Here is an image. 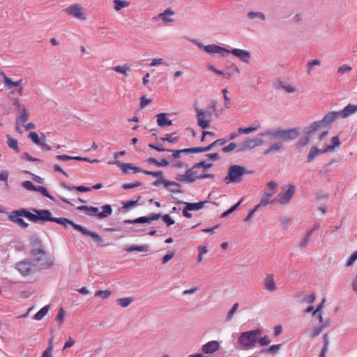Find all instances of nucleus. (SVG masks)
I'll use <instances>...</instances> for the list:
<instances>
[{
  "mask_svg": "<svg viewBox=\"0 0 357 357\" xmlns=\"http://www.w3.org/2000/svg\"><path fill=\"white\" fill-rule=\"evenodd\" d=\"M31 211L33 212L26 208L12 211L8 215V220L22 229H26L29 226L22 218H27L35 223L41 222L42 209L32 208Z\"/></svg>",
  "mask_w": 357,
  "mask_h": 357,
  "instance_id": "nucleus-1",
  "label": "nucleus"
},
{
  "mask_svg": "<svg viewBox=\"0 0 357 357\" xmlns=\"http://www.w3.org/2000/svg\"><path fill=\"white\" fill-rule=\"evenodd\" d=\"M300 127L289 129L281 128L267 129L261 133L263 137H268L270 139H280L283 142L292 141L296 139L300 134Z\"/></svg>",
  "mask_w": 357,
  "mask_h": 357,
  "instance_id": "nucleus-2",
  "label": "nucleus"
},
{
  "mask_svg": "<svg viewBox=\"0 0 357 357\" xmlns=\"http://www.w3.org/2000/svg\"><path fill=\"white\" fill-rule=\"evenodd\" d=\"M326 128L322 119L310 123L308 126L303 128L304 136L301 137L296 143V148L301 151V149L306 146L311 140V137L314 132L321 128Z\"/></svg>",
  "mask_w": 357,
  "mask_h": 357,
  "instance_id": "nucleus-3",
  "label": "nucleus"
},
{
  "mask_svg": "<svg viewBox=\"0 0 357 357\" xmlns=\"http://www.w3.org/2000/svg\"><path fill=\"white\" fill-rule=\"evenodd\" d=\"M79 211H86V214L90 217L96 218L98 219H104L112 215L113 209L110 204H105L101 206L102 211H99V208L95 206H89L81 205L77 207Z\"/></svg>",
  "mask_w": 357,
  "mask_h": 357,
  "instance_id": "nucleus-4",
  "label": "nucleus"
},
{
  "mask_svg": "<svg viewBox=\"0 0 357 357\" xmlns=\"http://www.w3.org/2000/svg\"><path fill=\"white\" fill-rule=\"evenodd\" d=\"M52 212L47 209H42L41 222H53L62 225L64 228H68L70 225L75 230L80 231L82 225L75 223L73 220L63 217L54 218Z\"/></svg>",
  "mask_w": 357,
  "mask_h": 357,
  "instance_id": "nucleus-5",
  "label": "nucleus"
},
{
  "mask_svg": "<svg viewBox=\"0 0 357 357\" xmlns=\"http://www.w3.org/2000/svg\"><path fill=\"white\" fill-rule=\"evenodd\" d=\"M29 254L33 259V263L39 264L41 269H47L54 264L52 259L46 257L47 253L43 249V246L32 248Z\"/></svg>",
  "mask_w": 357,
  "mask_h": 357,
  "instance_id": "nucleus-6",
  "label": "nucleus"
},
{
  "mask_svg": "<svg viewBox=\"0 0 357 357\" xmlns=\"http://www.w3.org/2000/svg\"><path fill=\"white\" fill-rule=\"evenodd\" d=\"M357 112V105L351 104L347 105L344 109L340 112H331L326 114L322 119L323 122L326 127L331 124L338 117L346 119L350 115Z\"/></svg>",
  "mask_w": 357,
  "mask_h": 357,
  "instance_id": "nucleus-7",
  "label": "nucleus"
},
{
  "mask_svg": "<svg viewBox=\"0 0 357 357\" xmlns=\"http://www.w3.org/2000/svg\"><path fill=\"white\" fill-rule=\"evenodd\" d=\"M252 173H254V171L252 170H247L243 166L233 165L229 167L228 173L226 177L225 178V181H227V183H240L241 181H242V177L244 174Z\"/></svg>",
  "mask_w": 357,
  "mask_h": 357,
  "instance_id": "nucleus-8",
  "label": "nucleus"
},
{
  "mask_svg": "<svg viewBox=\"0 0 357 357\" xmlns=\"http://www.w3.org/2000/svg\"><path fill=\"white\" fill-rule=\"evenodd\" d=\"M262 333L261 329L252 330L242 333L238 338L239 344L242 347L252 348L257 341V335Z\"/></svg>",
  "mask_w": 357,
  "mask_h": 357,
  "instance_id": "nucleus-9",
  "label": "nucleus"
},
{
  "mask_svg": "<svg viewBox=\"0 0 357 357\" xmlns=\"http://www.w3.org/2000/svg\"><path fill=\"white\" fill-rule=\"evenodd\" d=\"M142 172L146 175L152 176L157 178V180L153 182L152 185L153 186H158L160 184H163L165 188H169L170 186H176L181 187V184L176 181H172L167 180L163 178V172L162 171H149L142 169Z\"/></svg>",
  "mask_w": 357,
  "mask_h": 357,
  "instance_id": "nucleus-10",
  "label": "nucleus"
},
{
  "mask_svg": "<svg viewBox=\"0 0 357 357\" xmlns=\"http://www.w3.org/2000/svg\"><path fill=\"white\" fill-rule=\"evenodd\" d=\"M295 190L296 189L294 185H290L284 192H281L278 193L276 197L271 201V203L274 204L277 202L281 204L289 203L292 199L295 193Z\"/></svg>",
  "mask_w": 357,
  "mask_h": 357,
  "instance_id": "nucleus-11",
  "label": "nucleus"
},
{
  "mask_svg": "<svg viewBox=\"0 0 357 357\" xmlns=\"http://www.w3.org/2000/svg\"><path fill=\"white\" fill-rule=\"evenodd\" d=\"M162 217L161 213H149L147 216H141L134 220L126 219L123 220L124 224H145L157 220Z\"/></svg>",
  "mask_w": 357,
  "mask_h": 357,
  "instance_id": "nucleus-12",
  "label": "nucleus"
},
{
  "mask_svg": "<svg viewBox=\"0 0 357 357\" xmlns=\"http://www.w3.org/2000/svg\"><path fill=\"white\" fill-rule=\"evenodd\" d=\"M195 112L197 114V120L198 126L203 129L207 128L210 125L211 121L210 119H205V116H211V112L204 111L198 107L195 108Z\"/></svg>",
  "mask_w": 357,
  "mask_h": 357,
  "instance_id": "nucleus-13",
  "label": "nucleus"
},
{
  "mask_svg": "<svg viewBox=\"0 0 357 357\" xmlns=\"http://www.w3.org/2000/svg\"><path fill=\"white\" fill-rule=\"evenodd\" d=\"M226 53H231V54L238 58L242 62L245 63H250L251 55L250 52L247 50L234 48L231 50H228V52H226Z\"/></svg>",
  "mask_w": 357,
  "mask_h": 357,
  "instance_id": "nucleus-14",
  "label": "nucleus"
},
{
  "mask_svg": "<svg viewBox=\"0 0 357 357\" xmlns=\"http://www.w3.org/2000/svg\"><path fill=\"white\" fill-rule=\"evenodd\" d=\"M80 229H81V230H80L79 232L83 236H90L93 240V241L97 243L100 246H107V245H109L108 243H105L104 239L102 238L101 236L98 234L96 232L88 230L87 229H86L83 226Z\"/></svg>",
  "mask_w": 357,
  "mask_h": 357,
  "instance_id": "nucleus-15",
  "label": "nucleus"
},
{
  "mask_svg": "<svg viewBox=\"0 0 357 357\" xmlns=\"http://www.w3.org/2000/svg\"><path fill=\"white\" fill-rule=\"evenodd\" d=\"M15 268L22 275L24 276L33 273L31 263L29 259H25L17 263Z\"/></svg>",
  "mask_w": 357,
  "mask_h": 357,
  "instance_id": "nucleus-16",
  "label": "nucleus"
},
{
  "mask_svg": "<svg viewBox=\"0 0 357 357\" xmlns=\"http://www.w3.org/2000/svg\"><path fill=\"white\" fill-rule=\"evenodd\" d=\"M82 8L78 4H74L69 7L63 9V11L67 13L68 15L75 17L78 19L85 20L86 15L82 12Z\"/></svg>",
  "mask_w": 357,
  "mask_h": 357,
  "instance_id": "nucleus-17",
  "label": "nucleus"
},
{
  "mask_svg": "<svg viewBox=\"0 0 357 357\" xmlns=\"http://www.w3.org/2000/svg\"><path fill=\"white\" fill-rule=\"evenodd\" d=\"M204 51L208 54H218L222 56H225L226 52H228V50L225 47L217 45L215 44L208 45L204 47Z\"/></svg>",
  "mask_w": 357,
  "mask_h": 357,
  "instance_id": "nucleus-18",
  "label": "nucleus"
},
{
  "mask_svg": "<svg viewBox=\"0 0 357 357\" xmlns=\"http://www.w3.org/2000/svg\"><path fill=\"white\" fill-rule=\"evenodd\" d=\"M220 344L218 341H209L202 346V351L205 354H213L219 349Z\"/></svg>",
  "mask_w": 357,
  "mask_h": 357,
  "instance_id": "nucleus-19",
  "label": "nucleus"
},
{
  "mask_svg": "<svg viewBox=\"0 0 357 357\" xmlns=\"http://www.w3.org/2000/svg\"><path fill=\"white\" fill-rule=\"evenodd\" d=\"M149 147L155 149L159 152H172V157L175 159L178 158L180 157V155L181 153V149L180 150H169L165 148H163L160 146L156 145L155 144H149Z\"/></svg>",
  "mask_w": 357,
  "mask_h": 357,
  "instance_id": "nucleus-20",
  "label": "nucleus"
},
{
  "mask_svg": "<svg viewBox=\"0 0 357 357\" xmlns=\"http://www.w3.org/2000/svg\"><path fill=\"white\" fill-rule=\"evenodd\" d=\"M167 113H160L156 115L157 123L160 127H165L172 125V121L167 118Z\"/></svg>",
  "mask_w": 357,
  "mask_h": 357,
  "instance_id": "nucleus-21",
  "label": "nucleus"
},
{
  "mask_svg": "<svg viewBox=\"0 0 357 357\" xmlns=\"http://www.w3.org/2000/svg\"><path fill=\"white\" fill-rule=\"evenodd\" d=\"M0 75L3 78V83L5 84V85L6 86H8V89H11L12 87H15V86H20L23 81L22 79H20L16 82H14L10 78L6 77L3 72H1Z\"/></svg>",
  "mask_w": 357,
  "mask_h": 357,
  "instance_id": "nucleus-22",
  "label": "nucleus"
},
{
  "mask_svg": "<svg viewBox=\"0 0 357 357\" xmlns=\"http://www.w3.org/2000/svg\"><path fill=\"white\" fill-rule=\"evenodd\" d=\"M208 201L204 200L199 202L196 203H189V202H183L186 205V209H189L190 211H199L203 208L205 204L208 203ZM181 202H178V204H181Z\"/></svg>",
  "mask_w": 357,
  "mask_h": 357,
  "instance_id": "nucleus-23",
  "label": "nucleus"
},
{
  "mask_svg": "<svg viewBox=\"0 0 357 357\" xmlns=\"http://www.w3.org/2000/svg\"><path fill=\"white\" fill-rule=\"evenodd\" d=\"M60 185L63 188H64V189H66L67 190H69V191H71V190H77V191L81 192H89V191L91 190V188H89V187H86V186H84V185L70 186V185H68L67 184H66L63 182H61L60 183Z\"/></svg>",
  "mask_w": 357,
  "mask_h": 357,
  "instance_id": "nucleus-24",
  "label": "nucleus"
},
{
  "mask_svg": "<svg viewBox=\"0 0 357 357\" xmlns=\"http://www.w3.org/2000/svg\"><path fill=\"white\" fill-rule=\"evenodd\" d=\"M174 11L171 8H167L165 10L164 12L158 14V17L159 19H161L164 22H174V20L172 18H169L168 15H174Z\"/></svg>",
  "mask_w": 357,
  "mask_h": 357,
  "instance_id": "nucleus-25",
  "label": "nucleus"
},
{
  "mask_svg": "<svg viewBox=\"0 0 357 357\" xmlns=\"http://www.w3.org/2000/svg\"><path fill=\"white\" fill-rule=\"evenodd\" d=\"M284 148L283 142L281 141L276 142L272 144L266 150L264 151V155L273 153L275 151H279Z\"/></svg>",
  "mask_w": 357,
  "mask_h": 357,
  "instance_id": "nucleus-26",
  "label": "nucleus"
},
{
  "mask_svg": "<svg viewBox=\"0 0 357 357\" xmlns=\"http://www.w3.org/2000/svg\"><path fill=\"white\" fill-rule=\"evenodd\" d=\"M319 155H321L320 149L315 146H312L307 155L306 162H311Z\"/></svg>",
  "mask_w": 357,
  "mask_h": 357,
  "instance_id": "nucleus-27",
  "label": "nucleus"
},
{
  "mask_svg": "<svg viewBox=\"0 0 357 357\" xmlns=\"http://www.w3.org/2000/svg\"><path fill=\"white\" fill-rule=\"evenodd\" d=\"M29 137L37 145L42 144V141L45 140V135L43 133H42L41 138H40L38 133L33 131L29 133Z\"/></svg>",
  "mask_w": 357,
  "mask_h": 357,
  "instance_id": "nucleus-28",
  "label": "nucleus"
},
{
  "mask_svg": "<svg viewBox=\"0 0 357 357\" xmlns=\"http://www.w3.org/2000/svg\"><path fill=\"white\" fill-rule=\"evenodd\" d=\"M266 289L268 291H273L276 289L273 274L268 275L265 279Z\"/></svg>",
  "mask_w": 357,
  "mask_h": 357,
  "instance_id": "nucleus-29",
  "label": "nucleus"
},
{
  "mask_svg": "<svg viewBox=\"0 0 357 357\" xmlns=\"http://www.w3.org/2000/svg\"><path fill=\"white\" fill-rule=\"evenodd\" d=\"M128 252H147L149 250V246L146 245H131L125 249Z\"/></svg>",
  "mask_w": 357,
  "mask_h": 357,
  "instance_id": "nucleus-30",
  "label": "nucleus"
},
{
  "mask_svg": "<svg viewBox=\"0 0 357 357\" xmlns=\"http://www.w3.org/2000/svg\"><path fill=\"white\" fill-rule=\"evenodd\" d=\"M49 310V305H45L39 311H38L34 317L33 319L36 320H41L48 312Z\"/></svg>",
  "mask_w": 357,
  "mask_h": 357,
  "instance_id": "nucleus-31",
  "label": "nucleus"
},
{
  "mask_svg": "<svg viewBox=\"0 0 357 357\" xmlns=\"http://www.w3.org/2000/svg\"><path fill=\"white\" fill-rule=\"evenodd\" d=\"M175 134H176V132L168 133L165 135V137H160V140H162L163 142L167 141L169 143L175 144V143L178 142L179 140L178 136L173 137V135Z\"/></svg>",
  "mask_w": 357,
  "mask_h": 357,
  "instance_id": "nucleus-32",
  "label": "nucleus"
},
{
  "mask_svg": "<svg viewBox=\"0 0 357 357\" xmlns=\"http://www.w3.org/2000/svg\"><path fill=\"white\" fill-rule=\"evenodd\" d=\"M322 337H323L324 345L322 347L321 353L319 354V357H324L325 354L328 351V344H329V340H328V336L327 333L324 334Z\"/></svg>",
  "mask_w": 357,
  "mask_h": 357,
  "instance_id": "nucleus-33",
  "label": "nucleus"
},
{
  "mask_svg": "<svg viewBox=\"0 0 357 357\" xmlns=\"http://www.w3.org/2000/svg\"><path fill=\"white\" fill-rule=\"evenodd\" d=\"M30 243L32 248L43 247L42 241L36 234L31 235Z\"/></svg>",
  "mask_w": 357,
  "mask_h": 357,
  "instance_id": "nucleus-34",
  "label": "nucleus"
},
{
  "mask_svg": "<svg viewBox=\"0 0 357 357\" xmlns=\"http://www.w3.org/2000/svg\"><path fill=\"white\" fill-rule=\"evenodd\" d=\"M8 146L15 150L17 153H19L20 152V149H19V146H18V142H17V140L14 139V138H11L8 135Z\"/></svg>",
  "mask_w": 357,
  "mask_h": 357,
  "instance_id": "nucleus-35",
  "label": "nucleus"
},
{
  "mask_svg": "<svg viewBox=\"0 0 357 357\" xmlns=\"http://www.w3.org/2000/svg\"><path fill=\"white\" fill-rule=\"evenodd\" d=\"M133 301L132 297H126L119 298L116 300V303L123 307H128Z\"/></svg>",
  "mask_w": 357,
  "mask_h": 357,
  "instance_id": "nucleus-36",
  "label": "nucleus"
},
{
  "mask_svg": "<svg viewBox=\"0 0 357 357\" xmlns=\"http://www.w3.org/2000/svg\"><path fill=\"white\" fill-rule=\"evenodd\" d=\"M109 164H111V165H117L119 167H120L121 169V170L123 171V172L126 174H129L128 172V165H126V163H123L117 160H115L114 161H109L108 162Z\"/></svg>",
  "mask_w": 357,
  "mask_h": 357,
  "instance_id": "nucleus-37",
  "label": "nucleus"
},
{
  "mask_svg": "<svg viewBox=\"0 0 357 357\" xmlns=\"http://www.w3.org/2000/svg\"><path fill=\"white\" fill-rule=\"evenodd\" d=\"M328 324V322H326L325 324H321L320 326H315L312 328V333H311V336L312 337H317L321 332L323 328L327 326Z\"/></svg>",
  "mask_w": 357,
  "mask_h": 357,
  "instance_id": "nucleus-38",
  "label": "nucleus"
},
{
  "mask_svg": "<svg viewBox=\"0 0 357 357\" xmlns=\"http://www.w3.org/2000/svg\"><path fill=\"white\" fill-rule=\"evenodd\" d=\"M36 192H39L43 196L49 198L50 199L54 201V198L53 196H52L46 188L43 186L38 185L37 186Z\"/></svg>",
  "mask_w": 357,
  "mask_h": 357,
  "instance_id": "nucleus-39",
  "label": "nucleus"
},
{
  "mask_svg": "<svg viewBox=\"0 0 357 357\" xmlns=\"http://www.w3.org/2000/svg\"><path fill=\"white\" fill-rule=\"evenodd\" d=\"M21 116L19 119H17L16 123L17 125L19 124L20 121H21L22 123H26L28 121L29 114L27 113V111L25 108V107H22V112H21Z\"/></svg>",
  "mask_w": 357,
  "mask_h": 357,
  "instance_id": "nucleus-40",
  "label": "nucleus"
},
{
  "mask_svg": "<svg viewBox=\"0 0 357 357\" xmlns=\"http://www.w3.org/2000/svg\"><path fill=\"white\" fill-rule=\"evenodd\" d=\"M195 168H193V167L190 169H188L186 170L185 172V176H188L190 178H192V181H188V183H192L195 181L196 178H197V176L199 175H197V172L195 171Z\"/></svg>",
  "mask_w": 357,
  "mask_h": 357,
  "instance_id": "nucleus-41",
  "label": "nucleus"
},
{
  "mask_svg": "<svg viewBox=\"0 0 357 357\" xmlns=\"http://www.w3.org/2000/svg\"><path fill=\"white\" fill-rule=\"evenodd\" d=\"M114 9L116 10H120L121 8L127 7L129 5V3L127 1L123 0H114Z\"/></svg>",
  "mask_w": 357,
  "mask_h": 357,
  "instance_id": "nucleus-42",
  "label": "nucleus"
},
{
  "mask_svg": "<svg viewBox=\"0 0 357 357\" xmlns=\"http://www.w3.org/2000/svg\"><path fill=\"white\" fill-rule=\"evenodd\" d=\"M130 70V67L127 65L125 66H116L114 68V70L116 73H121L126 76H128L127 72Z\"/></svg>",
  "mask_w": 357,
  "mask_h": 357,
  "instance_id": "nucleus-43",
  "label": "nucleus"
},
{
  "mask_svg": "<svg viewBox=\"0 0 357 357\" xmlns=\"http://www.w3.org/2000/svg\"><path fill=\"white\" fill-rule=\"evenodd\" d=\"M248 17L250 20H253L256 17L261 19V20H266L265 15L261 12H249L248 13Z\"/></svg>",
  "mask_w": 357,
  "mask_h": 357,
  "instance_id": "nucleus-44",
  "label": "nucleus"
},
{
  "mask_svg": "<svg viewBox=\"0 0 357 357\" xmlns=\"http://www.w3.org/2000/svg\"><path fill=\"white\" fill-rule=\"evenodd\" d=\"M227 142V140H225V139H218L210 144L208 146H207L208 151L212 150L214 147L222 146Z\"/></svg>",
  "mask_w": 357,
  "mask_h": 357,
  "instance_id": "nucleus-45",
  "label": "nucleus"
},
{
  "mask_svg": "<svg viewBox=\"0 0 357 357\" xmlns=\"http://www.w3.org/2000/svg\"><path fill=\"white\" fill-rule=\"evenodd\" d=\"M22 186L30 191H36L37 186H36L31 181H24L22 183Z\"/></svg>",
  "mask_w": 357,
  "mask_h": 357,
  "instance_id": "nucleus-46",
  "label": "nucleus"
},
{
  "mask_svg": "<svg viewBox=\"0 0 357 357\" xmlns=\"http://www.w3.org/2000/svg\"><path fill=\"white\" fill-rule=\"evenodd\" d=\"M110 295H111V291L109 289L104 290V291L98 290V291H96L94 294L95 296H100L102 299L107 298Z\"/></svg>",
  "mask_w": 357,
  "mask_h": 357,
  "instance_id": "nucleus-47",
  "label": "nucleus"
},
{
  "mask_svg": "<svg viewBox=\"0 0 357 357\" xmlns=\"http://www.w3.org/2000/svg\"><path fill=\"white\" fill-rule=\"evenodd\" d=\"M259 335H257V341L261 346H267L271 343V340L268 335H264V337H259Z\"/></svg>",
  "mask_w": 357,
  "mask_h": 357,
  "instance_id": "nucleus-48",
  "label": "nucleus"
},
{
  "mask_svg": "<svg viewBox=\"0 0 357 357\" xmlns=\"http://www.w3.org/2000/svg\"><path fill=\"white\" fill-rule=\"evenodd\" d=\"M71 160L86 161V162H88L89 163H91V164L99 162V160H97V159L91 160L89 158L81 157V156H72Z\"/></svg>",
  "mask_w": 357,
  "mask_h": 357,
  "instance_id": "nucleus-49",
  "label": "nucleus"
},
{
  "mask_svg": "<svg viewBox=\"0 0 357 357\" xmlns=\"http://www.w3.org/2000/svg\"><path fill=\"white\" fill-rule=\"evenodd\" d=\"M141 199V196H138L137 199L136 200H128L126 202H124L123 204V208H131L132 206H135L136 205H137V203H138V201Z\"/></svg>",
  "mask_w": 357,
  "mask_h": 357,
  "instance_id": "nucleus-50",
  "label": "nucleus"
},
{
  "mask_svg": "<svg viewBox=\"0 0 357 357\" xmlns=\"http://www.w3.org/2000/svg\"><path fill=\"white\" fill-rule=\"evenodd\" d=\"M320 64H321V62L318 59H314V60L310 61L307 64V73L308 74L310 73L313 67H314L315 66H320Z\"/></svg>",
  "mask_w": 357,
  "mask_h": 357,
  "instance_id": "nucleus-51",
  "label": "nucleus"
},
{
  "mask_svg": "<svg viewBox=\"0 0 357 357\" xmlns=\"http://www.w3.org/2000/svg\"><path fill=\"white\" fill-rule=\"evenodd\" d=\"M52 339L50 340L48 347L43 351L42 357H52V352L53 351Z\"/></svg>",
  "mask_w": 357,
  "mask_h": 357,
  "instance_id": "nucleus-52",
  "label": "nucleus"
},
{
  "mask_svg": "<svg viewBox=\"0 0 357 357\" xmlns=\"http://www.w3.org/2000/svg\"><path fill=\"white\" fill-rule=\"evenodd\" d=\"M257 129V126H249L247 128H239L238 132L241 134H249Z\"/></svg>",
  "mask_w": 357,
  "mask_h": 357,
  "instance_id": "nucleus-53",
  "label": "nucleus"
},
{
  "mask_svg": "<svg viewBox=\"0 0 357 357\" xmlns=\"http://www.w3.org/2000/svg\"><path fill=\"white\" fill-rule=\"evenodd\" d=\"M142 185V183L141 181H136L135 183H124L122 185V188L124 190H128L133 188L139 187Z\"/></svg>",
  "mask_w": 357,
  "mask_h": 357,
  "instance_id": "nucleus-54",
  "label": "nucleus"
},
{
  "mask_svg": "<svg viewBox=\"0 0 357 357\" xmlns=\"http://www.w3.org/2000/svg\"><path fill=\"white\" fill-rule=\"evenodd\" d=\"M211 163H207L204 160H202L199 162H197L193 165V168H204V169H208L211 167H212Z\"/></svg>",
  "mask_w": 357,
  "mask_h": 357,
  "instance_id": "nucleus-55",
  "label": "nucleus"
},
{
  "mask_svg": "<svg viewBox=\"0 0 357 357\" xmlns=\"http://www.w3.org/2000/svg\"><path fill=\"white\" fill-rule=\"evenodd\" d=\"M161 218L167 227H169L175 223L174 220L168 214L162 215Z\"/></svg>",
  "mask_w": 357,
  "mask_h": 357,
  "instance_id": "nucleus-56",
  "label": "nucleus"
},
{
  "mask_svg": "<svg viewBox=\"0 0 357 357\" xmlns=\"http://www.w3.org/2000/svg\"><path fill=\"white\" fill-rule=\"evenodd\" d=\"M238 307V303H236L235 304H234V305L230 309L229 312H228V314H227V315L226 317V320L227 321H229V320L231 319L234 314L235 313V312L236 311Z\"/></svg>",
  "mask_w": 357,
  "mask_h": 357,
  "instance_id": "nucleus-57",
  "label": "nucleus"
},
{
  "mask_svg": "<svg viewBox=\"0 0 357 357\" xmlns=\"http://www.w3.org/2000/svg\"><path fill=\"white\" fill-rule=\"evenodd\" d=\"M222 92L223 93V98H224V100H225V107L228 109V108H229V105H230V102H231L230 98L227 95L229 92L226 88L224 89L222 91Z\"/></svg>",
  "mask_w": 357,
  "mask_h": 357,
  "instance_id": "nucleus-58",
  "label": "nucleus"
},
{
  "mask_svg": "<svg viewBox=\"0 0 357 357\" xmlns=\"http://www.w3.org/2000/svg\"><path fill=\"white\" fill-rule=\"evenodd\" d=\"M65 314H66L65 310H63V308L61 307L59 310L58 314L56 316V319H55L56 321H59L60 323L63 322Z\"/></svg>",
  "mask_w": 357,
  "mask_h": 357,
  "instance_id": "nucleus-59",
  "label": "nucleus"
},
{
  "mask_svg": "<svg viewBox=\"0 0 357 357\" xmlns=\"http://www.w3.org/2000/svg\"><path fill=\"white\" fill-rule=\"evenodd\" d=\"M236 146H237V144L236 143L231 142L227 146H224L222 149V151L224 153H228V152H230V151H233Z\"/></svg>",
  "mask_w": 357,
  "mask_h": 357,
  "instance_id": "nucleus-60",
  "label": "nucleus"
},
{
  "mask_svg": "<svg viewBox=\"0 0 357 357\" xmlns=\"http://www.w3.org/2000/svg\"><path fill=\"white\" fill-rule=\"evenodd\" d=\"M175 255V252H168L162 259V264L167 263Z\"/></svg>",
  "mask_w": 357,
  "mask_h": 357,
  "instance_id": "nucleus-61",
  "label": "nucleus"
},
{
  "mask_svg": "<svg viewBox=\"0 0 357 357\" xmlns=\"http://www.w3.org/2000/svg\"><path fill=\"white\" fill-rule=\"evenodd\" d=\"M175 179L176 181H178L180 182H187L188 183V181H192V178L188 177V176H185V175H183V174H177L176 176H175Z\"/></svg>",
  "mask_w": 357,
  "mask_h": 357,
  "instance_id": "nucleus-62",
  "label": "nucleus"
},
{
  "mask_svg": "<svg viewBox=\"0 0 357 357\" xmlns=\"http://www.w3.org/2000/svg\"><path fill=\"white\" fill-rule=\"evenodd\" d=\"M352 70V68L347 65H342L340 66L337 69V73L341 74H344L346 73L350 72Z\"/></svg>",
  "mask_w": 357,
  "mask_h": 357,
  "instance_id": "nucleus-63",
  "label": "nucleus"
},
{
  "mask_svg": "<svg viewBox=\"0 0 357 357\" xmlns=\"http://www.w3.org/2000/svg\"><path fill=\"white\" fill-rule=\"evenodd\" d=\"M243 142L247 149H252L255 147L253 139L247 137Z\"/></svg>",
  "mask_w": 357,
  "mask_h": 357,
  "instance_id": "nucleus-64",
  "label": "nucleus"
}]
</instances>
